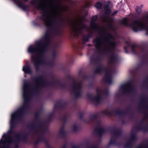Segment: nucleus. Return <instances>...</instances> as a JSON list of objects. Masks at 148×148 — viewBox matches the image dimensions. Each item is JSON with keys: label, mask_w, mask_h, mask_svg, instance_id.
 I'll return each mask as SVG.
<instances>
[{"label": "nucleus", "mask_w": 148, "mask_h": 148, "mask_svg": "<svg viewBox=\"0 0 148 148\" xmlns=\"http://www.w3.org/2000/svg\"><path fill=\"white\" fill-rule=\"evenodd\" d=\"M23 70L25 73H29L31 72L30 68L27 66H25L23 67Z\"/></svg>", "instance_id": "2eb2a0df"}, {"label": "nucleus", "mask_w": 148, "mask_h": 148, "mask_svg": "<svg viewBox=\"0 0 148 148\" xmlns=\"http://www.w3.org/2000/svg\"><path fill=\"white\" fill-rule=\"evenodd\" d=\"M147 19H148V14L147 16Z\"/></svg>", "instance_id": "c756f323"}, {"label": "nucleus", "mask_w": 148, "mask_h": 148, "mask_svg": "<svg viewBox=\"0 0 148 148\" xmlns=\"http://www.w3.org/2000/svg\"><path fill=\"white\" fill-rule=\"evenodd\" d=\"M78 128V126L76 125H73L72 130L73 131H75Z\"/></svg>", "instance_id": "aec40b11"}, {"label": "nucleus", "mask_w": 148, "mask_h": 148, "mask_svg": "<svg viewBox=\"0 0 148 148\" xmlns=\"http://www.w3.org/2000/svg\"><path fill=\"white\" fill-rule=\"evenodd\" d=\"M139 148H148V146H143V147H141L139 145Z\"/></svg>", "instance_id": "b1692460"}, {"label": "nucleus", "mask_w": 148, "mask_h": 148, "mask_svg": "<svg viewBox=\"0 0 148 148\" xmlns=\"http://www.w3.org/2000/svg\"><path fill=\"white\" fill-rule=\"evenodd\" d=\"M96 95L95 96H91L90 98V101L93 103L96 104L100 101L101 95L102 94H106V91H102L99 89L96 90Z\"/></svg>", "instance_id": "1a4fd4ad"}, {"label": "nucleus", "mask_w": 148, "mask_h": 148, "mask_svg": "<svg viewBox=\"0 0 148 148\" xmlns=\"http://www.w3.org/2000/svg\"><path fill=\"white\" fill-rule=\"evenodd\" d=\"M132 90V87L130 83L124 84L122 86L121 89L116 93V95L121 93H129L131 92Z\"/></svg>", "instance_id": "9d476101"}, {"label": "nucleus", "mask_w": 148, "mask_h": 148, "mask_svg": "<svg viewBox=\"0 0 148 148\" xmlns=\"http://www.w3.org/2000/svg\"><path fill=\"white\" fill-rule=\"evenodd\" d=\"M135 137V136H133L132 135H131V137L128 141H127L126 142V147H129L131 143L132 140V139L134 138Z\"/></svg>", "instance_id": "dca6fc26"}, {"label": "nucleus", "mask_w": 148, "mask_h": 148, "mask_svg": "<svg viewBox=\"0 0 148 148\" xmlns=\"http://www.w3.org/2000/svg\"><path fill=\"white\" fill-rule=\"evenodd\" d=\"M63 134V133H62V132L61 131H60V134Z\"/></svg>", "instance_id": "7c9ffc66"}, {"label": "nucleus", "mask_w": 148, "mask_h": 148, "mask_svg": "<svg viewBox=\"0 0 148 148\" xmlns=\"http://www.w3.org/2000/svg\"><path fill=\"white\" fill-rule=\"evenodd\" d=\"M47 46L46 43L38 41L36 42L35 45H31L28 48V51L32 55V61L36 69L40 65L48 64L43 57V54Z\"/></svg>", "instance_id": "39448f33"}, {"label": "nucleus", "mask_w": 148, "mask_h": 148, "mask_svg": "<svg viewBox=\"0 0 148 148\" xmlns=\"http://www.w3.org/2000/svg\"><path fill=\"white\" fill-rule=\"evenodd\" d=\"M124 48L125 49H127V47H125Z\"/></svg>", "instance_id": "2f4dec72"}, {"label": "nucleus", "mask_w": 148, "mask_h": 148, "mask_svg": "<svg viewBox=\"0 0 148 148\" xmlns=\"http://www.w3.org/2000/svg\"><path fill=\"white\" fill-rule=\"evenodd\" d=\"M102 6L101 3L100 2H98L96 5V7L98 8H100Z\"/></svg>", "instance_id": "412c9836"}, {"label": "nucleus", "mask_w": 148, "mask_h": 148, "mask_svg": "<svg viewBox=\"0 0 148 148\" xmlns=\"http://www.w3.org/2000/svg\"><path fill=\"white\" fill-rule=\"evenodd\" d=\"M140 28L148 30V26L147 27L145 24L143 23H141L139 22V29Z\"/></svg>", "instance_id": "f3484780"}, {"label": "nucleus", "mask_w": 148, "mask_h": 148, "mask_svg": "<svg viewBox=\"0 0 148 148\" xmlns=\"http://www.w3.org/2000/svg\"><path fill=\"white\" fill-rule=\"evenodd\" d=\"M110 38H96L93 41L96 48L102 53H108V62L113 63L116 60L115 51L116 43L114 41H110Z\"/></svg>", "instance_id": "20e7f679"}, {"label": "nucleus", "mask_w": 148, "mask_h": 148, "mask_svg": "<svg viewBox=\"0 0 148 148\" xmlns=\"http://www.w3.org/2000/svg\"><path fill=\"white\" fill-rule=\"evenodd\" d=\"M126 43L128 45H130V42H126Z\"/></svg>", "instance_id": "c85d7f7f"}, {"label": "nucleus", "mask_w": 148, "mask_h": 148, "mask_svg": "<svg viewBox=\"0 0 148 148\" xmlns=\"http://www.w3.org/2000/svg\"><path fill=\"white\" fill-rule=\"evenodd\" d=\"M102 68L101 67H98L96 69L95 72L97 73H99L101 72Z\"/></svg>", "instance_id": "a211bd4d"}, {"label": "nucleus", "mask_w": 148, "mask_h": 148, "mask_svg": "<svg viewBox=\"0 0 148 148\" xmlns=\"http://www.w3.org/2000/svg\"><path fill=\"white\" fill-rule=\"evenodd\" d=\"M39 0L38 2L36 0H34L32 3L42 12L40 18L49 28L45 34H57L60 25L63 9L58 7L56 9L55 0Z\"/></svg>", "instance_id": "f257e3e1"}, {"label": "nucleus", "mask_w": 148, "mask_h": 148, "mask_svg": "<svg viewBox=\"0 0 148 148\" xmlns=\"http://www.w3.org/2000/svg\"><path fill=\"white\" fill-rule=\"evenodd\" d=\"M114 143V142H113L112 140H111L110 141V144H113Z\"/></svg>", "instance_id": "393cba45"}, {"label": "nucleus", "mask_w": 148, "mask_h": 148, "mask_svg": "<svg viewBox=\"0 0 148 148\" xmlns=\"http://www.w3.org/2000/svg\"><path fill=\"white\" fill-rule=\"evenodd\" d=\"M12 142V139L11 137L8 136L6 134L3 135L2 138L0 141V148H3L7 143L10 144Z\"/></svg>", "instance_id": "9b49d317"}, {"label": "nucleus", "mask_w": 148, "mask_h": 148, "mask_svg": "<svg viewBox=\"0 0 148 148\" xmlns=\"http://www.w3.org/2000/svg\"><path fill=\"white\" fill-rule=\"evenodd\" d=\"M143 5H142V4H141V5H140V7H139V8L140 7V8H142L143 7Z\"/></svg>", "instance_id": "cd10ccee"}, {"label": "nucleus", "mask_w": 148, "mask_h": 148, "mask_svg": "<svg viewBox=\"0 0 148 148\" xmlns=\"http://www.w3.org/2000/svg\"><path fill=\"white\" fill-rule=\"evenodd\" d=\"M84 18V16H81L73 20L71 22V25L73 32L75 34L78 36L82 34L83 31L86 29V25L83 24V20Z\"/></svg>", "instance_id": "423d86ee"}, {"label": "nucleus", "mask_w": 148, "mask_h": 148, "mask_svg": "<svg viewBox=\"0 0 148 148\" xmlns=\"http://www.w3.org/2000/svg\"><path fill=\"white\" fill-rule=\"evenodd\" d=\"M42 79L38 78L36 80V86H33L28 84L25 83L23 86V95L24 102L23 106L16 112L11 115V119L10 121V127H12L13 125L20 119L24 111L27 108L28 103L31 97L38 88L42 86L43 84Z\"/></svg>", "instance_id": "7ed1b4c3"}, {"label": "nucleus", "mask_w": 148, "mask_h": 148, "mask_svg": "<svg viewBox=\"0 0 148 148\" xmlns=\"http://www.w3.org/2000/svg\"><path fill=\"white\" fill-rule=\"evenodd\" d=\"M10 131H9V132H8L9 133H10Z\"/></svg>", "instance_id": "473e14b6"}, {"label": "nucleus", "mask_w": 148, "mask_h": 148, "mask_svg": "<svg viewBox=\"0 0 148 148\" xmlns=\"http://www.w3.org/2000/svg\"><path fill=\"white\" fill-rule=\"evenodd\" d=\"M118 12V11H115V12H114L112 14V15L113 16L115 14H116Z\"/></svg>", "instance_id": "5701e85b"}, {"label": "nucleus", "mask_w": 148, "mask_h": 148, "mask_svg": "<svg viewBox=\"0 0 148 148\" xmlns=\"http://www.w3.org/2000/svg\"><path fill=\"white\" fill-rule=\"evenodd\" d=\"M15 2L17 5L20 8L24 10L27 9L28 7V5H25L23 3V2L27 1L28 0H12Z\"/></svg>", "instance_id": "f8f14e48"}, {"label": "nucleus", "mask_w": 148, "mask_h": 148, "mask_svg": "<svg viewBox=\"0 0 148 148\" xmlns=\"http://www.w3.org/2000/svg\"><path fill=\"white\" fill-rule=\"evenodd\" d=\"M81 84L78 82L74 83L72 86L71 92L74 94L76 97H79L81 94Z\"/></svg>", "instance_id": "6e6552de"}, {"label": "nucleus", "mask_w": 148, "mask_h": 148, "mask_svg": "<svg viewBox=\"0 0 148 148\" xmlns=\"http://www.w3.org/2000/svg\"><path fill=\"white\" fill-rule=\"evenodd\" d=\"M130 45L132 52L134 53H135L137 50L138 45L134 42L132 43Z\"/></svg>", "instance_id": "4468645a"}, {"label": "nucleus", "mask_w": 148, "mask_h": 148, "mask_svg": "<svg viewBox=\"0 0 148 148\" xmlns=\"http://www.w3.org/2000/svg\"><path fill=\"white\" fill-rule=\"evenodd\" d=\"M109 7L108 5H105V15L100 16L103 22L105 23L102 27L100 26L95 22L97 18V16H93L91 18V28L98 33L100 36H103V37H113L112 33H115L116 29L114 25L113 24V19L108 16L111 12Z\"/></svg>", "instance_id": "f03ea898"}, {"label": "nucleus", "mask_w": 148, "mask_h": 148, "mask_svg": "<svg viewBox=\"0 0 148 148\" xmlns=\"http://www.w3.org/2000/svg\"><path fill=\"white\" fill-rule=\"evenodd\" d=\"M57 52L56 51H53L51 55V57L52 58H54L57 56Z\"/></svg>", "instance_id": "6ab92c4d"}, {"label": "nucleus", "mask_w": 148, "mask_h": 148, "mask_svg": "<svg viewBox=\"0 0 148 148\" xmlns=\"http://www.w3.org/2000/svg\"><path fill=\"white\" fill-rule=\"evenodd\" d=\"M100 131H101V132H104V130L102 128L101 130Z\"/></svg>", "instance_id": "bb28decb"}, {"label": "nucleus", "mask_w": 148, "mask_h": 148, "mask_svg": "<svg viewBox=\"0 0 148 148\" xmlns=\"http://www.w3.org/2000/svg\"><path fill=\"white\" fill-rule=\"evenodd\" d=\"M112 75L110 72L106 73L105 76L104 77V80L105 82L108 84H110L112 81Z\"/></svg>", "instance_id": "ddd939ff"}, {"label": "nucleus", "mask_w": 148, "mask_h": 148, "mask_svg": "<svg viewBox=\"0 0 148 148\" xmlns=\"http://www.w3.org/2000/svg\"><path fill=\"white\" fill-rule=\"evenodd\" d=\"M89 38H83L82 39L83 43H85L88 42L89 40Z\"/></svg>", "instance_id": "4be33fe9"}, {"label": "nucleus", "mask_w": 148, "mask_h": 148, "mask_svg": "<svg viewBox=\"0 0 148 148\" xmlns=\"http://www.w3.org/2000/svg\"><path fill=\"white\" fill-rule=\"evenodd\" d=\"M137 14H135L131 18H125L121 21V25L127 27H132L135 32L137 31L139 29V21L138 18V8L137 7L136 9Z\"/></svg>", "instance_id": "0eeeda50"}, {"label": "nucleus", "mask_w": 148, "mask_h": 148, "mask_svg": "<svg viewBox=\"0 0 148 148\" xmlns=\"http://www.w3.org/2000/svg\"><path fill=\"white\" fill-rule=\"evenodd\" d=\"M103 112L104 113V114H108V112L107 111H104Z\"/></svg>", "instance_id": "a878e982"}]
</instances>
